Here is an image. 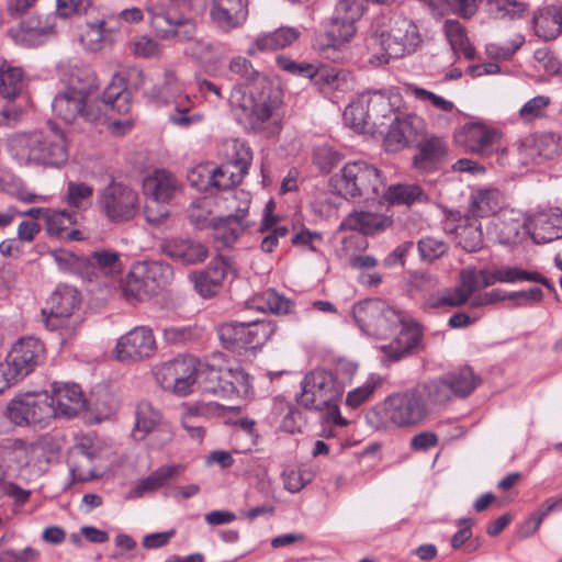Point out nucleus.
Segmentation results:
<instances>
[{"label": "nucleus", "mask_w": 562, "mask_h": 562, "mask_svg": "<svg viewBox=\"0 0 562 562\" xmlns=\"http://www.w3.org/2000/svg\"><path fill=\"white\" fill-rule=\"evenodd\" d=\"M228 68L245 80L244 85H236L229 93L228 104L233 114L251 128H261L278 104V93L272 82L240 56L233 58Z\"/></svg>", "instance_id": "1"}, {"label": "nucleus", "mask_w": 562, "mask_h": 562, "mask_svg": "<svg viewBox=\"0 0 562 562\" xmlns=\"http://www.w3.org/2000/svg\"><path fill=\"white\" fill-rule=\"evenodd\" d=\"M357 370L356 364L339 362L335 371L315 369L301 382V393L296 396L297 405L305 409L322 411L330 407L344 393Z\"/></svg>", "instance_id": "2"}, {"label": "nucleus", "mask_w": 562, "mask_h": 562, "mask_svg": "<svg viewBox=\"0 0 562 562\" xmlns=\"http://www.w3.org/2000/svg\"><path fill=\"white\" fill-rule=\"evenodd\" d=\"M13 156L25 166L59 168L68 160L64 133L56 128L18 134L11 143Z\"/></svg>", "instance_id": "3"}, {"label": "nucleus", "mask_w": 562, "mask_h": 562, "mask_svg": "<svg viewBox=\"0 0 562 562\" xmlns=\"http://www.w3.org/2000/svg\"><path fill=\"white\" fill-rule=\"evenodd\" d=\"M87 83L76 86L72 81L64 91L56 94L52 102L54 113L65 121L72 123L78 117H83L88 122L102 121V109L100 105H93L92 92L97 89L95 77L87 72Z\"/></svg>", "instance_id": "4"}, {"label": "nucleus", "mask_w": 562, "mask_h": 562, "mask_svg": "<svg viewBox=\"0 0 562 562\" xmlns=\"http://www.w3.org/2000/svg\"><path fill=\"white\" fill-rule=\"evenodd\" d=\"M45 347L36 338L20 339L0 362V393L18 384L44 360Z\"/></svg>", "instance_id": "5"}, {"label": "nucleus", "mask_w": 562, "mask_h": 562, "mask_svg": "<svg viewBox=\"0 0 562 562\" xmlns=\"http://www.w3.org/2000/svg\"><path fill=\"white\" fill-rule=\"evenodd\" d=\"M352 316L362 331L386 339L403 322L404 311L379 299H367L353 305Z\"/></svg>", "instance_id": "6"}, {"label": "nucleus", "mask_w": 562, "mask_h": 562, "mask_svg": "<svg viewBox=\"0 0 562 562\" xmlns=\"http://www.w3.org/2000/svg\"><path fill=\"white\" fill-rule=\"evenodd\" d=\"M47 392H27L14 396L7 406V417L15 426L43 429L56 418Z\"/></svg>", "instance_id": "7"}, {"label": "nucleus", "mask_w": 562, "mask_h": 562, "mask_svg": "<svg viewBox=\"0 0 562 562\" xmlns=\"http://www.w3.org/2000/svg\"><path fill=\"white\" fill-rule=\"evenodd\" d=\"M422 390L416 386L387 396L380 407L383 422L392 427L407 428L420 424L428 415Z\"/></svg>", "instance_id": "8"}, {"label": "nucleus", "mask_w": 562, "mask_h": 562, "mask_svg": "<svg viewBox=\"0 0 562 562\" xmlns=\"http://www.w3.org/2000/svg\"><path fill=\"white\" fill-rule=\"evenodd\" d=\"M374 44L379 45L384 52L381 56L373 55L370 58L371 64H386L390 58H398L416 49L422 42L416 24L405 18L397 16L393 20L390 30L381 33L373 38Z\"/></svg>", "instance_id": "9"}, {"label": "nucleus", "mask_w": 562, "mask_h": 562, "mask_svg": "<svg viewBox=\"0 0 562 562\" xmlns=\"http://www.w3.org/2000/svg\"><path fill=\"white\" fill-rule=\"evenodd\" d=\"M97 206L110 223H127L139 211V195L134 189L121 182L111 181L98 192Z\"/></svg>", "instance_id": "10"}, {"label": "nucleus", "mask_w": 562, "mask_h": 562, "mask_svg": "<svg viewBox=\"0 0 562 562\" xmlns=\"http://www.w3.org/2000/svg\"><path fill=\"white\" fill-rule=\"evenodd\" d=\"M340 194L349 198L371 199L384 188L380 170L366 161H351L344 166L336 180Z\"/></svg>", "instance_id": "11"}, {"label": "nucleus", "mask_w": 562, "mask_h": 562, "mask_svg": "<svg viewBox=\"0 0 562 562\" xmlns=\"http://www.w3.org/2000/svg\"><path fill=\"white\" fill-rule=\"evenodd\" d=\"M81 302L79 292L70 285H59L50 294L46 302V307L42 314L45 317L46 326L52 330H60L64 339L75 335L77 323L71 321L74 312L79 307Z\"/></svg>", "instance_id": "12"}, {"label": "nucleus", "mask_w": 562, "mask_h": 562, "mask_svg": "<svg viewBox=\"0 0 562 562\" xmlns=\"http://www.w3.org/2000/svg\"><path fill=\"white\" fill-rule=\"evenodd\" d=\"M172 274L169 265L159 261L136 262L126 277L124 292L136 299L156 295L170 283Z\"/></svg>", "instance_id": "13"}, {"label": "nucleus", "mask_w": 562, "mask_h": 562, "mask_svg": "<svg viewBox=\"0 0 562 562\" xmlns=\"http://www.w3.org/2000/svg\"><path fill=\"white\" fill-rule=\"evenodd\" d=\"M201 362L193 356H181L157 364L153 369L154 376L159 385L184 396L192 392L198 382Z\"/></svg>", "instance_id": "14"}, {"label": "nucleus", "mask_w": 562, "mask_h": 562, "mask_svg": "<svg viewBox=\"0 0 562 562\" xmlns=\"http://www.w3.org/2000/svg\"><path fill=\"white\" fill-rule=\"evenodd\" d=\"M147 11L150 26L159 38L189 41L195 35V23L184 13L168 10L166 3L154 2L147 7Z\"/></svg>", "instance_id": "15"}, {"label": "nucleus", "mask_w": 562, "mask_h": 562, "mask_svg": "<svg viewBox=\"0 0 562 562\" xmlns=\"http://www.w3.org/2000/svg\"><path fill=\"white\" fill-rule=\"evenodd\" d=\"M217 333L225 348L238 349L265 342L272 333V329L266 322H231L221 325Z\"/></svg>", "instance_id": "16"}, {"label": "nucleus", "mask_w": 562, "mask_h": 562, "mask_svg": "<svg viewBox=\"0 0 562 562\" xmlns=\"http://www.w3.org/2000/svg\"><path fill=\"white\" fill-rule=\"evenodd\" d=\"M156 349L153 330L146 326H137L119 338L114 355L120 361H139L153 357Z\"/></svg>", "instance_id": "17"}, {"label": "nucleus", "mask_w": 562, "mask_h": 562, "mask_svg": "<svg viewBox=\"0 0 562 562\" xmlns=\"http://www.w3.org/2000/svg\"><path fill=\"white\" fill-rule=\"evenodd\" d=\"M244 176L243 172L234 170L233 165L223 164L214 169L198 166L190 171L188 179L198 190H206L209 187L226 190L240 183Z\"/></svg>", "instance_id": "18"}, {"label": "nucleus", "mask_w": 562, "mask_h": 562, "mask_svg": "<svg viewBox=\"0 0 562 562\" xmlns=\"http://www.w3.org/2000/svg\"><path fill=\"white\" fill-rule=\"evenodd\" d=\"M229 273H234L232 262L222 256H217L211 260L206 269L191 273L190 278L198 293L203 297H210L220 291L224 279Z\"/></svg>", "instance_id": "19"}, {"label": "nucleus", "mask_w": 562, "mask_h": 562, "mask_svg": "<svg viewBox=\"0 0 562 562\" xmlns=\"http://www.w3.org/2000/svg\"><path fill=\"white\" fill-rule=\"evenodd\" d=\"M423 121L416 115H396L384 138L387 151H398L416 140Z\"/></svg>", "instance_id": "20"}, {"label": "nucleus", "mask_w": 562, "mask_h": 562, "mask_svg": "<svg viewBox=\"0 0 562 562\" xmlns=\"http://www.w3.org/2000/svg\"><path fill=\"white\" fill-rule=\"evenodd\" d=\"M401 329L393 341L383 345L380 350L392 361H397L408 355L422 340V329L417 322L404 312V319L400 322Z\"/></svg>", "instance_id": "21"}, {"label": "nucleus", "mask_w": 562, "mask_h": 562, "mask_svg": "<svg viewBox=\"0 0 562 562\" xmlns=\"http://www.w3.org/2000/svg\"><path fill=\"white\" fill-rule=\"evenodd\" d=\"M160 249L172 260L184 265L200 263L209 255L207 248L202 243L190 238H167L161 241Z\"/></svg>", "instance_id": "22"}, {"label": "nucleus", "mask_w": 562, "mask_h": 562, "mask_svg": "<svg viewBox=\"0 0 562 562\" xmlns=\"http://www.w3.org/2000/svg\"><path fill=\"white\" fill-rule=\"evenodd\" d=\"M49 396L56 418L74 417L85 407V397L78 384L55 382Z\"/></svg>", "instance_id": "23"}, {"label": "nucleus", "mask_w": 562, "mask_h": 562, "mask_svg": "<svg viewBox=\"0 0 562 562\" xmlns=\"http://www.w3.org/2000/svg\"><path fill=\"white\" fill-rule=\"evenodd\" d=\"M93 105L102 109V120L111 113L126 114L131 110V92L126 89L124 79L115 75L111 83L105 88L101 100L93 99Z\"/></svg>", "instance_id": "24"}, {"label": "nucleus", "mask_w": 562, "mask_h": 562, "mask_svg": "<svg viewBox=\"0 0 562 562\" xmlns=\"http://www.w3.org/2000/svg\"><path fill=\"white\" fill-rule=\"evenodd\" d=\"M393 225L389 215L366 211H355L340 223V231H353L363 235H374Z\"/></svg>", "instance_id": "25"}, {"label": "nucleus", "mask_w": 562, "mask_h": 562, "mask_svg": "<svg viewBox=\"0 0 562 562\" xmlns=\"http://www.w3.org/2000/svg\"><path fill=\"white\" fill-rule=\"evenodd\" d=\"M247 15V0H213L212 2L211 16L222 29L239 27Z\"/></svg>", "instance_id": "26"}, {"label": "nucleus", "mask_w": 562, "mask_h": 562, "mask_svg": "<svg viewBox=\"0 0 562 562\" xmlns=\"http://www.w3.org/2000/svg\"><path fill=\"white\" fill-rule=\"evenodd\" d=\"M496 136L495 131L480 123H470L456 134V142L468 151L483 154L493 145Z\"/></svg>", "instance_id": "27"}, {"label": "nucleus", "mask_w": 562, "mask_h": 562, "mask_svg": "<svg viewBox=\"0 0 562 562\" xmlns=\"http://www.w3.org/2000/svg\"><path fill=\"white\" fill-rule=\"evenodd\" d=\"M447 156V144L438 136H429L418 144V153L413 158L414 167L420 172L434 170Z\"/></svg>", "instance_id": "28"}, {"label": "nucleus", "mask_w": 562, "mask_h": 562, "mask_svg": "<svg viewBox=\"0 0 562 562\" xmlns=\"http://www.w3.org/2000/svg\"><path fill=\"white\" fill-rule=\"evenodd\" d=\"M532 238L546 244L562 237V211L559 209L535 214L531 221Z\"/></svg>", "instance_id": "29"}, {"label": "nucleus", "mask_w": 562, "mask_h": 562, "mask_svg": "<svg viewBox=\"0 0 562 562\" xmlns=\"http://www.w3.org/2000/svg\"><path fill=\"white\" fill-rule=\"evenodd\" d=\"M40 446L34 442H26L22 439H15L13 443L5 450L3 457L4 475H12L23 469L30 467L37 452Z\"/></svg>", "instance_id": "30"}, {"label": "nucleus", "mask_w": 562, "mask_h": 562, "mask_svg": "<svg viewBox=\"0 0 562 562\" xmlns=\"http://www.w3.org/2000/svg\"><path fill=\"white\" fill-rule=\"evenodd\" d=\"M493 233L501 244H514L518 240L519 234L525 227L524 215L514 209L501 210L499 214L492 222Z\"/></svg>", "instance_id": "31"}, {"label": "nucleus", "mask_w": 562, "mask_h": 562, "mask_svg": "<svg viewBox=\"0 0 562 562\" xmlns=\"http://www.w3.org/2000/svg\"><path fill=\"white\" fill-rule=\"evenodd\" d=\"M144 192L153 198L155 202H168L180 189L176 177L166 170H156L144 179Z\"/></svg>", "instance_id": "32"}, {"label": "nucleus", "mask_w": 562, "mask_h": 562, "mask_svg": "<svg viewBox=\"0 0 562 562\" xmlns=\"http://www.w3.org/2000/svg\"><path fill=\"white\" fill-rule=\"evenodd\" d=\"M97 457V450L93 448L90 438H82L75 447L71 453L72 465L71 475L74 481L87 482L95 476L92 465Z\"/></svg>", "instance_id": "33"}, {"label": "nucleus", "mask_w": 562, "mask_h": 562, "mask_svg": "<svg viewBox=\"0 0 562 562\" xmlns=\"http://www.w3.org/2000/svg\"><path fill=\"white\" fill-rule=\"evenodd\" d=\"M533 29L538 37L552 41L562 32V8L550 5L533 15Z\"/></svg>", "instance_id": "34"}, {"label": "nucleus", "mask_w": 562, "mask_h": 562, "mask_svg": "<svg viewBox=\"0 0 562 562\" xmlns=\"http://www.w3.org/2000/svg\"><path fill=\"white\" fill-rule=\"evenodd\" d=\"M225 369L201 363L198 383L202 391L221 398H232V389L224 382Z\"/></svg>", "instance_id": "35"}, {"label": "nucleus", "mask_w": 562, "mask_h": 562, "mask_svg": "<svg viewBox=\"0 0 562 562\" xmlns=\"http://www.w3.org/2000/svg\"><path fill=\"white\" fill-rule=\"evenodd\" d=\"M384 198L391 204L414 205L429 201L428 194L417 183H397L387 188Z\"/></svg>", "instance_id": "36"}, {"label": "nucleus", "mask_w": 562, "mask_h": 562, "mask_svg": "<svg viewBox=\"0 0 562 562\" xmlns=\"http://www.w3.org/2000/svg\"><path fill=\"white\" fill-rule=\"evenodd\" d=\"M254 223V221H244L243 215L237 217L227 215L210 220V224L216 231V238L226 246L234 244Z\"/></svg>", "instance_id": "37"}, {"label": "nucleus", "mask_w": 562, "mask_h": 562, "mask_svg": "<svg viewBox=\"0 0 562 562\" xmlns=\"http://www.w3.org/2000/svg\"><path fill=\"white\" fill-rule=\"evenodd\" d=\"M54 33V25L48 19L42 21L38 16L30 18L20 23L16 34V41L26 46H37L43 43V38Z\"/></svg>", "instance_id": "38"}, {"label": "nucleus", "mask_w": 562, "mask_h": 562, "mask_svg": "<svg viewBox=\"0 0 562 562\" xmlns=\"http://www.w3.org/2000/svg\"><path fill=\"white\" fill-rule=\"evenodd\" d=\"M372 126L384 125L393 113V104L385 91L376 90L362 94Z\"/></svg>", "instance_id": "39"}, {"label": "nucleus", "mask_w": 562, "mask_h": 562, "mask_svg": "<svg viewBox=\"0 0 562 562\" xmlns=\"http://www.w3.org/2000/svg\"><path fill=\"white\" fill-rule=\"evenodd\" d=\"M502 194L496 189L473 190L470 198V212L474 216L484 217L501 209Z\"/></svg>", "instance_id": "40"}, {"label": "nucleus", "mask_w": 562, "mask_h": 562, "mask_svg": "<svg viewBox=\"0 0 562 562\" xmlns=\"http://www.w3.org/2000/svg\"><path fill=\"white\" fill-rule=\"evenodd\" d=\"M23 88V69L3 61L0 66V95L3 99L12 100L22 92Z\"/></svg>", "instance_id": "41"}, {"label": "nucleus", "mask_w": 562, "mask_h": 562, "mask_svg": "<svg viewBox=\"0 0 562 562\" xmlns=\"http://www.w3.org/2000/svg\"><path fill=\"white\" fill-rule=\"evenodd\" d=\"M183 470V467L180 464L161 465L138 483L134 490V494L140 496L145 492L156 491L170 480L180 475Z\"/></svg>", "instance_id": "42"}, {"label": "nucleus", "mask_w": 562, "mask_h": 562, "mask_svg": "<svg viewBox=\"0 0 562 562\" xmlns=\"http://www.w3.org/2000/svg\"><path fill=\"white\" fill-rule=\"evenodd\" d=\"M277 63L283 70L310 78L315 82L326 80L328 83L333 85L337 79V75L329 74L326 68H316L313 64L307 63L297 64L285 56H279Z\"/></svg>", "instance_id": "43"}, {"label": "nucleus", "mask_w": 562, "mask_h": 562, "mask_svg": "<svg viewBox=\"0 0 562 562\" xmlns=\"http://www.w3.org/2000/svg\"><path fill=\"white\" fill-rule=\"evenodd\" d=\"M277 63L283 70L310 78L315 82L326 80L328 83L333 85L337 79V75L329 74L326 68H316L313 64L307 63L297 64L285 56H279Z\"/></svg>", "instance_id": "44"}, {"label": "nucleus", "mask_w": 562, "mask_h": 562, "mask_svg": "<svg viewBox=\"0 0 562 562\" xmlns=\"http://www.w3.org/2000/svg\"><path fill=\"white\" fill-rule=\"evenodd\" d=\"M161 420L160 412L149 402H140L136 408V424L132 432L135 440H143L147 434L155 430Z\"/></svg>", "instance_id": "45"}, {"label": "nucleus", "mask_w": 562, "mask_h": 562, "mask_svg": "<svg viewBox=\"0 0 562 562\" xmlns=\"http://www.w3.org/2000/svg\"><path fill=\"white\" fill-rule=\"evenodd\" d=\"M469 302L465 292L459 284L456 288L446 289L438 293L428 295L424 302V310H435L441 307H460Z\"/></svg>", "instance_id": "46"}, {"label": "nucleus", "mask_w": 562, "mask_h": 562, "mask_svg": "<svg viewBox=\"0 0 562 562\" xmlns=\"http://www.w3.org/2000/svg\"><path fill=\"white\" fill-rule=\"evenodd\" d=\"M445 34L454 52H461L467 59L472 60L475 55L474 47L470 44L465 29L457 20H446Z\"/></svg>", "instance_id": "47"}, {"label": "nucleus", "mask_w": 562, "mask_h": 562, "mask_svg": "<svg viewBox=\"0 0 562 562\" xmlns=\"http://www.w3.org/2000/svg\"><path fill=\"white\" fill-rule=\"evenodd\" d=\"M456 396H468L480 384L481 380L476 376L472 368L464 366L457 371L445 375Z\"/></svg>", "instance_id": "48"}, {"label": "nucleus", "mask_w": 562, "mask_h": 562, "mask_svg": "<svg viewBox=\"0 0 562 562\" xmlns=\"http://www.w3.org/2000/svg\"><path fill=\"white\" fill-rule=\"evenodd\" d=\"M300 32L293 27H280L277 31L257 38L259 50H273L284 48L297 40Z\"/></svg>", "instance_id": "49"}, {"label": "nucleus", "mask_w": 562, "mask_h": 562, "mask_svg": "<svg viewBox=\"0 0 562 562\" xmlns=\"http://www.w3.org/2000/svg\"><path fill=\"white\" fill-rule=\"evenodd\" d=\"M224 164L233 165L234 170L247 173L252 158L248 146L237 139L227 140L224 143Z\"/></svg>", "instance_id": "50"}, {"label": "nucleus", "mask_w": 562, "mask_h": 562, "mask_svg": "<svg viewBox=\"0 0 562 562\" xmlns=\"http://www.w3.org/2000/svg\"><path fill=\"white\" fill-rule=\"evenodd\" d=\"M460 285L470 300L472 295L494 284L492 273L487 270L463 269L460 271Z\"/></svg>", "instance_id": "51"}, {"label": "nucleus", "mask_w": 562, "mask_h": 562, "mask_svg": "<svg viewBox=\"0 0 562 562\" xmlns=\"http://www.w3.org/2000/svg\"><path fill=\"white\" fill-rule=\"evenodd\" d=\"M495 282L514 283L517 281H531L541 283L547 288H551L547 278L542 277L537 271H527L518 267H504L492 272Z\"/></svg>", "instance_id": "52"}, {"label": "nucleus", "mask_w": 562, "mask_h": 562, "mask_svg": "<svg viewBox=\"0 0 562 562\" xmlns=\"http://www.w3.org/2000/svg\"><path fill=\"white\" fill-rule=\"evenodd\" d=\"M193 101L188 95L177 100L175 110L169 114V122L179 127H189L190 125L201 123L203 115L193 112Z\"/></svg>", "instance_id": "53"}, {"label": "nucleus", "mask_w": 562, "mask_h": 562, "mask_svg": "<svg viewBox=\"0 0 562 562\" xmlns=\"http://www.w3.org/2000/svg\"><path fill=\"white\" fill-rule=\"evenodd\" d=\"M416 389L422 390V398L426 405L428 402L443 404L454 395L445 376L437 381L417 385Z\"/></svg>", "instance_id": "54"}, {"label": "nucleus", "mask_w": 562, "mask_h": 562, "mask_svg": "<svg viewBox=\"0 0 562 562\" xmlns=\"http://www.w3.org/2000/svg\"><path fill=\"white\" fill-rule=\"evenodd\" d=\"M93 188L85 182L67 183L66 202L78 210H87L92 205Z\"/></svg>", "instance_id": "55"}, {"label": "nucleus", "mask_w": 562, "mask_h": 562, "mask_svg": "<svg viewBox=\"0 0 562 562\" xmlns=\"http://www.w3.org/2000/svg\"><path fill=\"white\" fill-rule=\"evenodd\" d=\"M80 41L85 48L90 52L102 50L106 44L105 20L87 22V29L81 34Z\"/></svg>", "instance_id": "56"}, {"label": "nucleus", "mask_w": 562, "mask_h": 562, "mask_svg": "<svg viewBox=\"0 0 562 562\" xmlns=\"http://www.w3.org/2000/svg\"><path fill=\"white\" fill-rule=\"evenodd\" d=\"M224 382L232 389V398L246 397L251 391V379L241 368H225Z\"/></svg>", "instance_id": "57"}, {"label": "nucleus", "mask_w": 562, "mask_h": 562, "mask_svg": "<svg viewBox=\"0 0 562 562\" xmlns=\"http://www.w3.org/2000/svg\"><path fill=\"white\" fill-rule=\"evenodd\" d=\"M89 263L105 276H113L121 272L119 254L110 249L93 251L89 257Z\"/></svg>", "instance_id": "58"}, {"label": "nucleus", "mask_w": 562, "mask_h": 562, "mask_svg": "<svg viewBox=\"0 0 562 562\" xmlns=\"http://www.w3.org/2000/svg\"><path fill=\"white\" fill-rule=\"evenodd\" d=\"M345 123L357 132H363L371 124L362 95L351 102L344 111Z\"/></svg>", "instance_id": "59"}, {"label": "nucleus", "mask_w": 562, "mask_h": 562, "mask_svg": "<svg viewBox=\"0 0 562 562\" xmlns=\"http://www.w3.org/2000/svg\"><path fill=\"white\" fill-rule=\"evenodd\" d=\"M76 216L77 215L75 213L66 210H49V212H46L45 220L47 234L58 237L64 236V233L76 223Z\"/></svg>", "instance_id": "60"}, {"label": "nucleus", "mask_w": 562, "mask_h": 562, "mask_svg": "<svg viewBox=\"0 0 562 562\" xmlns=\"http://www.w3.org/2000/svg\"><path fill=\"white\" fill-rule=\"evenodd\" d=\"M551 104L548 95H537L528 100L519 110L518 116L524 123H531L546 116L547 109Z\"/></svg>", "instance_id": "61"}, {"label": "nucleus", "mask_w": 562, "mask_h": 562, "mask_svg": "<svg viewBox=\"0 0 562 562\" xmlns=\"http://www.w3.org/2000/svg\"><path fill=\"white\" fill-rule=\"evenodd\" d=\"M356 32L357 30L355 23L346 22L344 20L336 21L331 19L327 30L329 46L335 48L342 46L355 36Z\"/></svg>", "instance_id": "62"}, {"label": "nucleus", "mask_w": 562, "mask_h": 562, "mask_svg": "<svg viewBox=\"0 0 562 562\" xmlns=\"http://www.w3.org/2000/svg\"><path fill=\"white\" fill-rule=\"evenodd\" d=\"M417 246L422 259L427 261H434L446 255L449 250V245L443 239L432 236L419 239Z\"/></svg>", "instance_id": "63"}, {"label": "nucleus", "mask_w": 562, "mask_h": 562, "mask_svg": "<svg viewBox=\"0 0 562 562\" xmlns=\"http://www.w3.org/2000/svg\"><path fill=\"white\" fill-rule=\"evenodd\" d=\"M538 154L546 159H553L562 154V137L557 133H543L536 140Z\"/></svg>", "instance_id": "64"}]
</instances>
